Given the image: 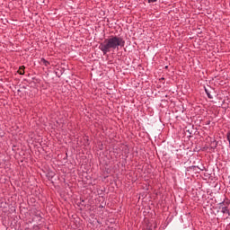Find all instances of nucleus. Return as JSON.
Returning <instances> with one entry per match:
<instances>
[{
    "label": "nucleus",
    "instance_id": "f257e3e1",
    "mask_svg": "<svg viewBox=\"0 0 230 230\" xmlns=\"http://www.w3.org/2000/svg\"><path fill=\"white\" fill-rule=\"evenodd\" d=\"M119 48H125V40L118 36H111L99 45V49H101L103 55H107L111 51H116Z\"/></svg>",
    "mask_w": 230,
    "mask_h": 230
},
{
    "label": "nucleus",
    "instance_id": "f03ea898",
    "mask_svg": "<svg viewBox=\"0 0 230 230\" xmlns=\"http://www.w3.org/2000/svg\"><path fill=\"white\" fill-rule=\"evenodd\" d=\"M229 206H230L229 199H226L224 201L219 203V208H223V207L229 208Z\"/></svg>",
    "mask_w": 230,
    "mask_h": 230
},
{
    "label": "nucleus",
    "instance_id": "7ed1b4c3",
    "mask_svg": "<svg viewBox=\"0 0 230 230\" xmlns=\"http://www.w3.org/2000/svg\"><path fill=\"white\" fill-rule=\"evenodd\" d=\"M219 209H221V213H223L224 215H228V217H230L229 207H219Z\"/></svg>",
    "mask_w": 230,
    "mask_h": 230
},
{
    "label": "nucleus",
    "instance_id": "20e7f679",
    "mask_svg": "<svg viewBox=\"0 0 230 230\" xmlns=\"http://www.w3.org/2000/svg\"><path fill=\"white\" fill-rule=\"evenodd\" d=\"M205 93H206L208 98H209V100H213V95H211V92L209 90H208V88H205Z\"/></svg>",
    "mask_w": 230,
    "mask_h": 230
},
{
    "label": "nucleus",
    "instance_id": "39448f33",
    "mask_svg": "<svg viewBox=\"0 0 230 230\" xmlns=\"http://www.w3.org/2000/svg\"><path fill=\"white\" fill-rule=\"evenodd\" d=\"M40 62H41V64H44V66H46V67H48V66H49V61L46 60L44 58H42L40 59Z\"/></svg>",
    "mask_w": 230,
    "mask_h": 230
},
{
    "label": "nucleus",
    "instance_id": "423d86ee",
    "mask_svg": "<svg viewBox=\"0 0 230 230\" xmlns=\"http://www.w3.org/2000/svg\"><path fill=\"white\" fill-rule=\"evenodd\" d=\"M24 69H25L24 66H20L18 70V74L24 75Z\"/></svg>",
    "mask_w": 230,
    "mask_h": 230
},
{
    "label": "nucleus",
    "instance_id": "0eeeda50",
    "mask_svg": "<svg viewBox=\"0 0 230 230\" xmlns=\"http://www.w3.org/2000/svg\"><path fill=\"white\" fill-rule=\"evenodd\" d=\"M226 139L227 141H230V130H228L226 133Z\"/></svg>",
    "mask_w": 230,
    "mask_h": 230
},
{
    "label": "nucleus",
    "instance_id": "6e6552de",
    "mask_svg": "<svg viewBox=\"0 0 230 230\" xmlns=\"http://www.w3.org/2000/svg\"><path fill=\"white\" fill-rule=\"evenodd\" d=\"M196 168H199V170H200L201 172H204V170H206L205 166H202V167L197 166Z\"/></svg>",
    "mask_w": 230,
    "mask_h": 230
},
{
    "label": "nucleus",
    "instance_id": "1a4fd4ad",
    "mask_svg": "<svg viewBox=\"0 0 230 230\" xmlns=\"http://www.w3.org/2000/svg\"><path fill=\"white\" fill-rule=\"evenodd\" d=\"M148 3H157V0H148Z\"/></svg>",
    "mask_w": 230,
    "mask_h": 230
},
{
    "label": "nucleus",
    "instance_id": "9d476101",
    "mask_svg": "<svg viewBox=\"0 0 230 230\" xmlns=\"http://www.w3.org/2000/svg\"><path fill=\"white\" fill-rule=\"evenodd\" d=\"M228 142H229V146H230V140Z\"/></svg>",
    "mask_w": 230,
    "mask_h": 230
}]
</instances>
